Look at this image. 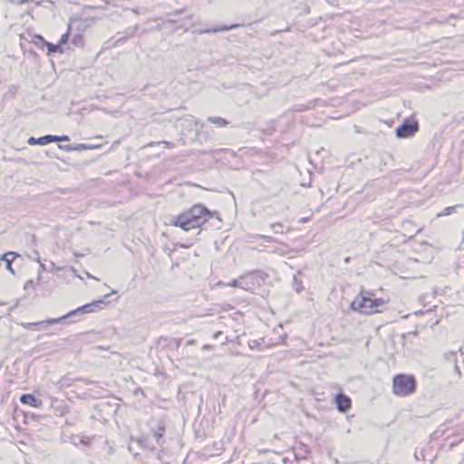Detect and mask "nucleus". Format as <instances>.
I'll return each mask as SVG.
<instances>
[{"mask_svg":"<svg viewBox=\"0 0 464 464\" xmlns=\"http://www.w3.org/2000/svg\"><path fill=\"white\" fill-rule=\"evenodd\" d=\"M214 216H217V218L220 220L217 212L210 211L202 204H195L190 208L174 217L170 224L174 227H179L185 231L196 230V235H198L200 227Z\"/></svg>","mask_w":464,"mask_h":464,"instance_id":"obj_1","label":"nucleus"},{"mask_svg":"<svg viewBox=\"0 0 464 464\" xmlns=\"http://www.w3.org/2000/svg\"><path fill=\"white\" fill-rule=\"evenodd\" d=\"M108 297V295H105L104 298L98 299L96 301H93L89 304H85L83 305H81L77 307L76 309H73L67 314L58 317V318H53L52 323H62L67 318H75L72 319V322H77L80 320L81 316L89 314V313H95L102 308V305L105 304L104 299Z\"/></svg>","mask_w":464,"mask_h":464,"instance_id":"obj_2","label":"nucleus"},{"mask_svg":"<svg viewBox=\"0 0 464 464\" xmlns=\"http://www.w3.org/2000/svg\"><path fill=\"white\" fill-rule=\"evenodd\" d=\"M416 391V379L413 375L397 374L392 380V392L395 395L405 397Z\"/></svg>","mask_w":464,"mask_h":464,"instance_id":"obj_3","label":"nucleus"},{"mask_svg":"<svg viewBox=\"0 0 464 464\" xmlns=\"http://www.w3.org/2000/svg\"><path fill=\"white\" fill-rule=\"evenodd\" d=\"M372 294L370 292H366L365 295L363 293H361L350 304V308L353 311L360 312L366 314L382 313V310L375 308L373 306V304H372V302H373V298H372Z\"/></svg>","mask_w":464,"mask_h":464,"instance_id":"obj_4","label":"nucleus"},{"mask_svg":"<svg viewBox=\"0 0 464 464\" xmlns=\"http://www.w3.org/2000/svg\"><path fill=\"white\" fill-rule=\"evenodd\" d=\"M419 130V123L415 119H406L395 129L397 138L405 139L413 136Z\"/></svg>","mask_w":464,"mask_h":464,"instance_id":"obj_5","label":"nucleus"},{"mask_svg":"<svg viewBox=\"0 0 464 464\" xmlns=\"http://www.w3.org/2000/svg\"><path fill=\"white\" fill-rule=\"evenodd\" d=\"M334 402L335 403L337 411L342 413L346 412L352 407L351 398L343 392L335 394Z\"/></svg>","mask_w":464,"mask_h":464,"instance_id":"obj_6","label":"nucleus"},{"mask_svg":"<svg viewBox=\"0 0 464 464\" xmlns=\"http://www.w3.org/2000/svg\"><path fill=\"white\" fill-rule=\"evenodd\" d=\"M20 401L22 404L29 405L34 408H40L43 404L42 400L35 397L32 393L22 394L20 397Z\"/></svg>","mask_w":464,"mask_h":464,"instance_id":"obj_7","label":"nucleus"},{"mask_svg":"<svg viewBox=\"0 0 464 464\" xmlns=\"http://www.w3.org/2000/svg\"><path fill=\"white\" fill-rule=\"evenodd\" d=\"M53 319H47L41 322L34 323H26L24 324V327L29 330H42L51 324H54L55 323H52Z\"/></svg>","mask_w":464,"mask_h":464,"instance_id":"obj_8","label":"nucleus"},{"mask_svg":"<svg viewBox=\"0 0 464 464\" xmlns=\"http://www.w3.org/2000/svg\"><path fill=\"white\" fill-rule=\"evenodd\" d=\"M239 26H241V24H233L230 25H222V26H218V27L202 30V31H200V34H215L218 32H225V31H229L232 29L238 28Z\"/></svg>","mask_w":464,"mask_h":464,"instance_id":"obj_9","label":"nucleus"},{"mask_svg":"<svg viewBox=\"0 0 464 464\" xmlns=\"http://www.w3.org/2000/svg\"><path fill=\"white\" fill-rule=\"evenodd\" d=\"M52 135L47 134L39 138L30 137L27 140L29 145H47L52 142Z\"/></svg>","mask_w":464,"mask_h":464,"instance_id":"obj_10","label":"nucleus"},{"mask_svg":"<svg viewBox=\"0 0 464 464\" xmlns=\"http://www.w3.org/2000/svg\"><path fill=\"white\" fill-rule=\"evenodd\" d=\"M252 285H253L252 275H246V276L239 277V288L244 289V290H250Z\"/></svg>","mask_w":464,"mask_h":464,"instance_id":"obj_11","label":"nucleus"},{"mask_svg":"<svg viewBox=\"0 0 464 464\" xmlns=\"http://www.w3.org/2000/svg\"><path fill=\"white\" fill-rule=\"evenodd\" d=\"M456 356H457V353H455V352H450V353H445V358L448 361L454 362V372L456 373L458 378H460L461 377V372H460V369H459V365L457 364Z\"/></svg>","mask_w":464,"mask_h":464,"instance_id":"obj_12","label":"nucleus"},{"mask_svg":"<svg viewBox=\"0 0 464 464\" xmlns=\"http://www.w3.org/2000/svg\"><path fill=\"white\" fill-rule=\"evenodd\" d=\"M45 47H47V54H51L53 53H64L63 47L61 46V44H59L58 43L53 44V43L47 42V44L45 45Z\"/></svg>","mask_w":464,"mask_h":464,"instance_id":"obj_13","label":"nucleus"},{"mask_svg":"<svg viewBox=\"0 0 464 464\" xmlns=\"http://www.w3.org/2000/svg\"><path fill=\"white\" fill-rule=\"evenodd\" d=\"M462 207H463L462 204H457L454 206L447 207L441 212L438 213L437 217L440 218V217H443V216L451 215L452 213L456 212L457 208H462Z\"/></svg>","mask_w":464,"mask_h":464,"instance_id":"obj_14","label":"nucleus"},{"mask_svg":"<svg viewBox=\"0 0 464 464\" xmlns=\"http://www.w3.org/2000/svg\"><path fill=\"white\" fill-rule=\"evenodd\" d=\"M32 42L40 49H43L47 44V41L41 34H34Z\"/></svg>","mask_w":464,"mask_h":464,"instance_id":"obj_15","label":"nucleus"},{"mask_svg":"<svg viewBox=\"0 0 464 464\" xmlns=\"http://www.w3.org/2000/svg\"><path fill=\"white\" fill-rule=\"evenodd\" d=\"M208 121L218 125V127H224L228 124V121L226 119L221 117L210 116L208 118Z\"/></svg>","mask_w":464,"mask_h":464,"instance_id":"obj_16","label":"nucleus"},{"mask_svg":"<svg viewBox=\"0 0 464 464\" xmlns=\"http://www.w3.org/2000/svg\"><path fill=\"white\" fill-rule=\"evenodd\" d=\"M72 44L76 47H83L84 45V39L83 35L82 34H75L72 37Z\"/></svg>","mask_w":464,"mask_h":464,"instance_id":"obj_17","label":"nucleus"},{"mask_svg":"<svg viewBox=\"0 0 464 464\" xmlns=\"http://www.w3.org/2000/svg\"><path fill=\"white\" fill-rule=\"evenodd\" d=\"M98 145H89L86 143H79L74 144V151H82V150H94L99 148Z\"/></svg>","mask_w":464,"mask_h":464,"instance_id":"obj_18","label":"nucleus"},{"mask_svg":"<svg viewBox=\"0 0 464 464\" xmlns=\"http://www.w3.org/2000/svg\"><path fill=\"white\" fill-rule=\"evenodd\" d=\"M71 32H72V24H69L67 32L61 36V38L58 42V44H61V46H63L64 44H67V42L69 41V38L72 34Z\"/></svg>","mask_w":464,"mask_h":464,"instance_id":"obj_19","label":"nucleus"},{"mask_svg":"<svg viewBox=\"0 0 464 464\" xmlns=\"http://www.w3.org/2000/svg\"><path fill=\"white\" fill-rule=\"evenodd\" d=\"M428 453V450H415V453H414V457L416 459L418 460H423V462H426V454Z\"/></svg>","mask_w":464,"mask_h":464,"instance_id":"obj_20","label":"nucleus"},{"mask_svg":"<svg viewBox=\"0 0 464 464\" xmlns=\"http://www.w3.org/2000/svg\"><path fill=\"white\" fill-rule=\"evenodd\" d=\"M165 426L160 423L159 426V430L153 432V437L156 439L157 442H159L160 440L162 438Z\"/></svg>","mask_w":464,"mask_h":464,"instance_id":"obj_21","label":"nucleus"},{"mask_svg":"<svg viewBox=\"0 0 464 464\" xmlns=\"http://www.w3.org/2000/svg\"><path fill=\"white\" fill-rule=\"evenodd\" d=\"M52 142L67 141L70 140L68 135H52Z\"/></svg>","mask_w":464,"mask_h":464,"instance_id":"obj_22","label":"nucleus"},{"mask_svg":"<svg viewBox=\"0 0 464 464\" xmlns=\"http://www.w3.org/2000/svg\"><path fill=\"white\" fill-rule=\"evenodd\" d=\"M137 442H138L140 446H142V447H144V448L150 449V450H153V449H154V446H150V445H149V441H148V439H147V438H139V439L137 440Z\"/></svg>","mask_w":464,"mask_h":464,"instance_id":"obj_23","label":"nucleus"},{"mask_svg":"<svg viewBox=\"0 0 464 464\" xmlns=\"http://www.w3.org/2000/svg\"><path fill=\"white\" fill-rule=\"evenodd\" d=\"M428 453L426 454V462L424 464H431L435 459V455L433 454L432 450H427Z\"/></svg>","mask_w":464,"mask_h":464,"instance_id":"obj_24","label":"nucleus"},{"mask_svg":"<svg viewBox=\"0 0 464 464\" xmlns=\"http://www.w3.org/2000/svg\"><path fill=\"white\" fill-rule=\"evenodd\" d=\"M58 149L64 150V151H74V144H58Z\"/></svg>","mask_w":464,"mask_h":464,"instance_id":"obj_25","label":"nucleus"},{"mask_svg":"<svg viewBox=\"0 0 464 464\" xmlns=\"http://www.w3.org/2000/svg\"><path fill=\"white\" fill-rule=\"evenodd\" d=\"M254 237L255 238H257V237L258 238H263V239H265L267 242H275L276 241V239L273 237L266 236V235H261V234H256V235L254 236Z\"/></svg>","mask_w":464,"mask_h":464,"instance_id":"obj_26","label":"nucleus"},{"mask_svg":"<svg viewBox=\"0 0 464 464\" xmlns=\"http://www.w3.org/2000/svg\"><path fill=\"white\" fill-rule=\"evenodd\" d=\"M372 304H373L375 308L379 309V307L382 306L385 302L382 298H373V302H372Z\"/></svg>","mask_w":464,"mask_h":464,"instance_id":"obj_27","label":"nucleus"},{"mask_svg":"<svg viewBox=\"0 0 464 464\" xmlns=\"http://www.w3.org/2000/svg\"><path fill=\"white\" fill-rule=\"evenodd\" d=\"M271 227L276 233H283V225L281 223L271 224Z\"/></svg>","mask_w":464,"mask_h":464,"instance_id":"obj_28","label":"nucleus"},{"mask_svg":"<svg viewBox=\"0 0 464 464\" xmlns=\"http://www.w3.org/2000/svg\"><path fill=\"white\" fill-rule=\"evenodd\" d=\"M224 285H227V286H232V287H238L239 288V278L233 279L232 281H230L228 283H224Z\"/></svg>","mask_w":464,"mask_h":464,"instance_id":"obj_29","label":"nucleus"},{"mask_svg":"<svg viewBox=\"0 0 464 464\" xmlns=\"http://www.w3.org/2000/svg\"><path fill=\"white\" fill-rule=\"evenodd\" d=\"M294 280H295V283L296 285V287H295V290L297 293H300L303 289H304V286L302 285V282H299L296 277H294Z\"/></svg>","mask_w":464,"mask_h":464,"instance_id":"obj_30","label":"nucleus"},{"mask_svg":"<svg viewBox=\"0 0 464 464\" xmlns=\"http://www.w3.org/2000/svg\"><path fill=\"white\" fill-rule=\"evenodd\" d=\"M90 441H91V439H90V438H88V437H83V438H82V439L80 440V442H79V443H80V444H82V445L87 446V445H89V444H90Z\"/></svg>","mask_w":464,"mask_h":464,"instance_id":"obj_31","label":"nucleus"},{"mask_svg":"<svg viewBox=\"0 0 464 464\" xmlns=\"http://www.w3.org/2000/svg\"><path fill=\"white\" fill-rule=\"evenodd\" d=\"M37 262H40L41 256L38 251H34V256H32Z\"/></svg>","mask_w":464,"mask_h":464,"instance_id":"obj_32","label":"nucleus"},{"mask_svg":"<svg viewBox=\"0 0 464 464\" xmlns=\"http://www.w3.org/2000/svg\"><path fill=\"white\" fill-rule=\"evenodd\" d=\"M223 333L221 331H218L214 334V339H218Z\"/></svg>","mask_w":464,"mask_h":464,"instance_id":"obj_33","label":"nucleus"},{"mask_svg":"<svg viewBox=\"0 0 464 464\" xmlns=\"http://www.w3.org/2000/svg\"><path fill=\"white\" fill-rule=\"evenodd\" d=\"M32 284H33V281H32V280L27 281V282L24 284V289H27V288H28Z\"/></svg>","mask_w":464,"mask_h":464,"instance_id":"obj_34","label":"nucleus"},{"mask_svg":"<svg viewBox=\"0 0 464 464\" xmlns=\"http://www.w3.org/2000/svg\"><path fill=\"white\" fill-rule=\"evenodd\" d=\"M232 340L228 337V336H226L225 337V340L222 342V344H226V343H230Z\"/></svg>","mask_w":464,"mask_h":464,"instance_id":"obj_35","label":"nucleus"},{"mask_svg":"<svg viewBox=\"0 0 464 464\" xmlns=\"http://www.w3.org/2000/svg\"><path fill=\"white\" fill-rule=\"evenodd\" d=\"M39 263H40L41 269L44 270V271L46 270L45 265L41 263V261Z\"/></svg>","mask_w":464,"mask_h":464,"instance_id":"obj_36","label":"nucleus"},{"mask_svg":"<svg viewBox=\"0 0 464 464\" xmlns=\"http://www.w3.org/2000/svg\"><path fill=\"white\" fill-rule=\"evenodd\" d=\"M180 342H181L180 339L177 340V342H176L177 343V346H179L180 344Z\"/></svg>","mask_w":464,"mask_h":464,"instance_id":"obj_37","label":"nucleus"},{"mask_svg":"<svg viewBox=\"0 0 464 464\" xmlns=\"http://www.w3.org/2000/svg\"><path fill=\"white\" fill-rule=\"evenodd\" d=\"M192 343H193V341L189 340V341L187 342V344H191Z\"/></svg>","mask_w":464,"mask_h":464,"instance_id":"obj_38","label":"nucleus"},{"mask_svg":"<svg viewBox=\"0 0 464 464\" xmlns=\"http://www.w3.org/2000/svg\"><path fill=\"white\" fill-rule=\"evenodd\" d=\"M204 349H208V345H204Z\"/></svg>","mask_w":464,"mask_h":464,"instance_id":"obj_39","label":"nucleus"},{"mask_svg":"<svg viewBox=\"0 0 464 464\" xmlns=\"http://www.w3.org/2000/svg\"><path fill=\"white\" fill-rule=\"evenodd\" d=\"M463 360H464V357H463Z\"/></svg>","mask_w":464,"mask_h":464,"instance_id":"obj_40","label":"nucleus"}]
</instances>
